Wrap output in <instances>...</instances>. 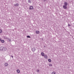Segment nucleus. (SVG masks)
<instances>
[{"instance_id": "obj_1", "label": "nucleus", "mask_w": 74, "mask_h": 74, "mask_svg": "<svg viewBox=\"0 0 74 74\" xmlns=\"http://www.w3.org/2000/svg\"><path fill=\"white\" fill-rule=\"evenodd\" d=\"M7 50V48L5 47H0V52L1 51H5Z\"/></svg>"}, {"instance_id": "obj_2", "label": "nucleus", "mask_w": 74, "mask_h": 74, "mask_svg": "<svg viewBox=\"0 0 74 74\" xmlns=\"http://www.w3.org/2000/svg\"><path fill=\"white\" fill-rule=\"evenodd\" d=\"M64 5H65V6H67V5H68V3L66 2H65L64 3Z\"/></svg>"}, {"instance_id": "obj_3", "label": "nucleus", "mask_w": 74, "mask_h": 74, "mask_svg": "<svg viewBox=\"0 0 74 74\" xmlns=\"http://www.w3.org/2000/svg\"><path fill=\"white\" fill-rule=\"evenodd\" d=\"M8 63H5L4 64V66H8Z\"/></svg>"}, {"instance_id": "obj_4", "label": "nucleus", "mask_w": 74, "mask_h": 74, "mask_svg": "<svg viewBox=\"0 0 74 74\" xmlns=\"http://www.w3.org/2000/svg\"><path fill=\"white\" fill-rule=\"evenodd\" d=\"M44 57L45 59H47L48 58V56L47 55H45L44 56Z\"/></svg>"}, {"instance_id": "obj_5", "label": "nucleus", "mask_w": 74, "mask_h": 74, "mask_svg": "<svg viewBox=\"0 0 74 74\" xmlns=\"http://www.w3.org/2000/svg\"><path fill=\"white\" fill-rule=\"evenodd\" d=\"M29 9V10H33V7L32 6H30Z\"/></svg>"}, {"instance_id": "obj_6", "label": "nucleus", "mask_w": 74, "mask_h": 74, "mask_svg": "<svg viewBox=\"0 0 74 74\" xmlns=\"http://www.w3.org/2000/svg\"><path fill=\"white\" fill-rule=\"evenodd\" d=\"M63 8H64V9H67V6H65V5H64L63 6Z\"/></svg>"}, {"instance_id": "obj_7", "label": "nucleus", "mask_w": 74, "mask_h": 74, "mask_svg": "<svg viewBox=\"0 0 74 74\" xmlns=\"http://www.w3.org/2000/svg\"><path fill=\"white\" fill-rule=\"evenodd\" d=\"M6 38V39H7V40L8 41H10V40H11L10 39L8 38Z\"/></svg>"}, {"instance_id": "obj_8", "label": "nucleus", "mask_w": 74, "mask_h": 74, "mask_svg": "<svg viewBox=\"0 0 74 74\" xmlns=\"http://www.w3.org/2000/svg\"><path fill=\"white\" fill-rule=\"evenodd\" d=\"M14 5L15 7H16V6H18L19 5V4L18 3H16L14 4Z\"/></svg>"}, {"instance_id": "obj_9", "label": "nucleus", "mask_w": 74, "mask_h": 74, "mask_svg": "<svg viewBox=\"0 0 74 74\" xmlns=\"http://www.w3.org/2000/svg\"><path fill=\"white\" fill-rule=\"evenodd\" d=\"M41 55H42V56H45L44 53L43 52H42L41 53Z\"/></svg>"}, {"instance_id": "obj_10", "label": "nucleus", "mask_w": 74, "mask_h": 74, "mask_svg": "<svg viewBox=\"0 0 74 74\" xmlns=\"http://www.w3.org/2000/svg\"><path fill=\"white\" fill-rule=\"evenodd\" d=\"M32 49V51H33V52H34V51H35V48H33Z\"/></svg>"}, {"instance_id": "obj_11", "label": "nucleus", "mask_w": 74, "mask_h": 74, "mask_svg": "<svg viewBox=\"0 0 74 74\" xmlns=\"http://www.w3.org/2000/svg\"><path fill=\"white\" fill-rule=\"evenodd\" d=\"M36 34H39L40 33V32L39 31H36Z\"/></svg>"}, {"instance_id": "obj_12", "label": "nucleus", "mask_w": 74, "mask_h": 74, "mask_svg": "<svg viewBox=\"0 0 74 74\" xmlns=\"http://www.w3.org/2000/svg\"><path fill=\"white\" fill-rule=\"evenodd\" d=\"M28 3H32V1H31L30 0H28Z\"/></svg>"}, {"instance_id": "obj_13", "label": "nucleus", "mask_w": 74, "mask_h": 74, "mask_svg": "<svg viewBox=\"0 0 74 74\" xmlns=\"http://www.w3.org/2000/svg\"><path fill=\"white\" fill-rule=\"evenodd\" d=\"M17 72L18 73H20V71H19V70L18 69V70H17Z\"/></svg>"}, {"instance_id": "obj_14", "label": "nucleus", "mask_w": 74, "mask_h": 74, "mask_svg": "<svg viewBox=\"0 0 74 74\" xmlns=\"http://www.w3.org/2000/svg\"><path fill=\"white\" fill-rule=\"evenodd\" d=\"M48 60L49 62H51V59H49Z\"/></svg>"}, {"instance_id": "obj_15", "label": "nucleus", "mask_w": 74, "mask_h": 74, "mask_svg": "<svg viewBox=\"0 0 74 74\" xmlns=\"http://www.w3.org/2000/svg\"><path fill=\"white\" fill-rule=\"evenodd\" d=\"M37 72V73H39V72H40V70L38 69H37L36 71Z\"/></svg>"}, {"instance_id": "obj_16", "label": "nucleus", "mask_w": 74, "mask_h": 74, "mask_svg": "<svg viewBox=\"0 0 74 74\" xmlns=\"http://www.w3.org/2000/svg\"><path fill=\"white\" fill-rule=\"evenodd\" d=\"M51 74H56V73L55 72H53Z\"/></svg>"}, {"instance_id": "obj_17", "label": "nucleus", "mask_w": 74, "mask_h": 74, "mask_svg": "<svg viewBox=\"0 0 74 74\" xmlns=\"http://www.w3.org/2000/svg\"><path fill=\"white\" fill-rule=\"evenodd\" d=\"M1 42L3 43H4V40H1Z\"/></svg>"}, {"instance_id": "obj_18", "label": "nucleus", "mask_w": 74, "mask_h": 74, "mask_svg": "<svg viewBox=\"0 0 74 74\" xmlns=\"http://www.w3.org/2000/svg\"><path fill=\"white\" fill-rule=\"evenodd\" d=\"M2 32V30L0 29V33H1Z\"/></svg>"}, {"instance_id": "obj_19", "label": "nucleus", "mask_w": 74, "mask_h": 74, "mask_svg": "<svg viewBox=\"0 0 74 74\" xmlns=\"http://www.w3.org/2000/svg\"><path fill=\"white\" fill-rule=\"evenodd\" d=\"M27 38H30V36H27Z\"/></svg>"}, {"instance_id": "obj_20", "label": "nucleus", "mask_w": 74, "mask_h": 74, "mask_svg": "<svg viewBox=\"0 0 74 74\" xmlns=\"http://www.w3.org/2000/svg\"><path fill=\"white\" fill-rule=\"evenodd\" d=\"M49 66H52V64H49Z\"/></svg>"}, {"instance_id": "obj_21", "label": "nucleus", "mask_w": 74, "mask_h": 74, "mask_svg": "<svg viewBox=\"0 0 74 74\" xmlns=\"http://www.w3.org/2000/svg\"><path fill=\"white\" fill-rule=\"evenodd\" d=\"M68 26H70V24H69L68 25Z\"/></svg>"}, {"instance_id": "obj_22", "label": "nucleus", "mask_w": 74, "mask_h": 74, "mask_svg": "<svg viewBox=\"0 0 74 74\" xmlns=\"http://www.w3.org/2000/svg\"><path fill=\"white\" fill-rule=\"evenodd\" d=\"M46 0H44V1H46Z\"/></svg>"}, {"instance_id": "obj_23", "label": "nucleus", "mask_w": 74, "mask_h": 74, "mask_svg": "<svg viewBox=\"0 0 74 74\" xmlns=\"http://www.w3.org/2000/svg\"><path fill=\"white\" fill-rule=\"evenodd\" d=\"M0 41H1V38H0Z\"/></svg>"}, {"instance_id": "obj_24", "label": "nucleus", "mask_w": 74, "mask_h": 74, "mask_svg": "<svg viewBox=\"0 0 74 74\" xmlns=\"http://www.w3.org/2000/svg\"><path fill=\"white\" fill-rule=\"evenodd\" d=\"M12 58H14V57H13V56H12Z\"/></svg>"}]
</instances>
